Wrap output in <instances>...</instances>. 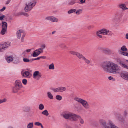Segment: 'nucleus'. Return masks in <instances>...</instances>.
Returning <instances> with one entry per match:
<instances>
[{
	"label": "nucleus",
	"instance_id": "f257e3e1",
	"mask_svg": "<svg viewBox=\"0 0 128 128\" xmlns=\"http://www.w3.org/2000/svg\"><path fill=\"white\" fill-rule=\"evenodd\" d=\"M101 66L104 71L113 74H118L120 72V67L111 61L103 62L102 63Z\"/></svg>",
	"mask_w": 128,
	"mask_h": 128
},
{
	"label": "nucleus",
	"instance_id": "f03ea898",
	"mask_svg": "<svg viewBox=\"0 0 128 128\" xmlns=\"http://www.w3.org/2000/svg\"><path fill=\"white\" fill-rule=\"evenodd\" d=\"M63 116L65 119H69L73 121H77L78 119L81 124L84 123V120L80 116L73 113L69 112H65L63 114Z\"/></svg>",
	"mask_w": 128,
	"mask_h": 128
},
{
	"label": "nucleus",
	"instance_id": "7ed1b4c3",
	"mask_svg": "<svg viewBox=\"0 0 128 128\" xmlns=\"http://www.w3.org/2000/svg\"><path fill=\"white\" fill-rule=\"evenodd\" d=\"M36 4V2L33 1H30L28 2H27L25 4L26 6L24 8V11L26 12L29 11Z\"/></svg>",
	"mask_w": 128,
	"mask_h": 128
},
{
	"label": "nucleus",
	"instance_id": "20e7f679",
	"mask_svg": "<svg viewBox=\"0 0 128 128\" xmlns=\"http://www.w3.org/2000/svg\"><path fill=\"white\" fill-rule=\"evenodd\" d=\"M22 87V84L19 80H16L14 86L12 88V92L16 93Z\"/></svg>",
	"mask_w": 128,
	"mask_h": 128
},
{
	"label": "nucleus",
	"instance_id": "39448f33",
	"mask_svg": "<svg viewBox=\"0 0 128 128\" xmlns=\"http://www.w3.org/2000/svg\"><path fill=\"white\" fill-rule=\"evenodd\" d=\"M16 36L18 39L21 38V42H23L24 41V38L25 36V34L22 30H19L16 32Z\"/></svg>",
	"mask_w": 128,
	"mask_h": 128
},
{
	"label": "nucleus",
	"instance_id": "423d86ee",
	"mask_svg": "<svg viewBox=\"0 0 128 128\" xmlns=\"http://www.w3.org/2000/svg\"><path fill=\"white\" fill-rule=\"evenodd\" d=\"M10 46L9 42H5L2 44H0V52L4 51L6 48Z\"/></svg>",
	"mask_w": 128,
	"mask_h": 128
},
{
	"label": "nucleus",
	"instance_id": "0eeeda50",
	"mask_svg": "<svg viewBox=\"0 0 128 128\" xmlns=\"http://www.w3.org/2000/svg\"><path fill=\"white\" fill-rule=\"evenodd\" d=\"M41 73L38 71H35L33 73V77L34 78L37 80H38L42 77Z\"/></svg>",
	"mask_w": 128,
	"mask_h": 128
},
{
	"label": "nucleus",
	"instance_id": "6e6552de",
	"mask_svg": "<svg viewBox=\"0 0 128 128\" xmlns=\"http://www.w3.org/2000/svg\"><path fill=\"white\" fill-rule=\"evenodd\" d=\"M99 122L102 128H109L110 127L106 122L104 120L100 119L99 120Z\"/></svg>",
	"mask_w": 128,
	"mask_h": 128
},
{
	"label": "nucleus",
	"instance_id": "1a4fd4ad",
	"mask_svg": "<svg viewBox=\"0 0 128 128\" xmlns=\"http://www.w3.org/2000/svg\"><path fill=\"white\" fill-rule=\"evenodd\" d=\"M121 77L123 79L128 81V72H122L120 74Z\"/></svg>",
	"mask_w": 128,
	"mask_h": 128
},
{
	"label": "nucleus",
	"instance_id": "9d476101",
	"mask_svg": "<svg viewBox=\"0 0 128 128\" xmlns=\"http://www.w3.org/2000/svg\"><path fill=\"white\" fill-rule=\"evenodd\" d=\"M100 50L104 53L106 54H112L111 50L107 48H101Z\"/></svg>",
	"mask_w": 128,
	"mask_h": 128
},
{
	"label": "nucleus",
	"instance_id": "9b49d317",
	"mask_svg": "<svg viewBox=\"0 0 128 128\" xmlns=\"http://www.w3.org/2000/svg\"><path fill=\"white\" fill-rule=\"evenodd\" d=\"M46 19L50 20L51 21L54 22H57L58 21V19L53 16H48L46 18Z\"/></svg>",
	"mask_w": 128,
	"mask_h": 128
},
{
	"label": "nucleus",
	"instance_id": "f8f14e48",
	"mask_svg": "<svg viewBox=\"0 0 128 128\" xmlns=\"http://www.w3.org/2000/svg\"><path fill=\"white\" fill-rule=\"evenodd\" d=\"M100 32L101 34L104 35H108V33L109 32V31L106 29L103 28L98 30Z\"/></svg>",
	"mask_w": 128,
	"mask_h": 128
},
{
	"label": "nucleus",
	"instance_id": "ddd939ff",
	"mask_svg": "<svg viewBox=\"0 0 128 128\" xmlns=\"http://www.w3.org/2000/svg\"><path fill=\"white\" fill-rule=\"evenodd\" d=\"M86 109H88L90 107L89 104L86 100H83L81 104Z\"/></svg>",
	"mask_w": 128,
	"mask_h": 128
},
{
	"label": "nucleus",
	"instance_id": "4468645a",
	"mask_svg": "<svg viewBox=\"0 0 128 128\" xmlns=\"http://www.w3.org/2000/svg\"><path fill=\"white\" fill-rule=\"evenodd\" d=\"M109 124L110 126L109 128H118L111 121H109Z\"/></svg>",
	"mask_w": 128,
	"mask_h": 128
},
{
	"label": "nucleus",
	"instance_id": "2eb2a0df",
	"mask_svg": "<svg viewBox=\"0 0 128 128\" xmlns=\"http://www.w3.org/2000/svg\"><path fill=\"white\" fill-rule=\"evenodd\" d=\"M120 8L122 9L123 10L128 9V8H126V5L124 4H121L118 5Z\"/></svg>",
	"mask_w": 128,
	"mask_h": 128
},
{
	"label": "nucleus",
	"instance_id": "dca6fc26",
	"mask_svg": "<svg viewBox=\"0 0 128 128\" xmlns=\"http://www.w3.org/2000/svg\"><path fill=\"white\" fill-rule=\"evenodd\" d=\"M40 53L38 49L34 51L32 54L33 57H35L38 56Z\"/></svg>",
	"mask_w": 128,
	"mask_h": 128
},
{
	"label": "nucleus",
	"instance_id": "f3484780",
	"mask_svg": "<svg viewBox=\"0 0 128 128\" xmlns=\"http://www.w3.org/2000/svg\"><path fill=\"white\" fill-rule=\"evenodd\" d=\"M119 64L122 67L128 70V66L124 64L123 62L120 61L119 62Z\"/></svg>",
	"mask_w": 128,
	"mask_h": 128
},
{
	"label": "nucleus",
	"instance_id": "a211bd4d",
	"mask_svg": "<svg viewBox=\"0 0 128 128\" xmlns=\"http://www.w3.org/2000/svg\"><path fill=\"white\" fill-rule=\"evenodd\" d=\"M30 74V72L28 71H25L23 72L22 74V76L24 77H27Z\"/></svg>",
	"mask_w": 128,
	"mask_h": 128
},
{
	"label": "nucleus",
	"instance_id": "6ab92c4d",
	"mask_svg": "<svg viewBox=\"0 0 128 128\" xmlns=\"http://www.w3.org/2000/svg\"><path fill=\"white\" fill-rule=\"evenodd\" d=\"M2 28L7 29L8 24L6 22H2Z\"/></svg>",
	"mask_w": 128,
	"mask_h": 128
},
{
	"label": "nucleus",
	"instance_id": "aec40b11",
	"mask_svg": "<svg viewBox=\"0 0 128 128\" xmlns=\"http://www.w3.org/2000/svg\"><path fill=\"white\" fill-rule=\"evenodd\" d=\"M76 56L79 59H80L81 58L83 59L84 57V56H83L82 54L78 52L76 53Z\"/></svg>",
	"mask_w": 128,
	"mask_h": 128
},
{
	"label": "nucleus",
	"instance_id": "412c9836",
	"mask_svg": "<svg viewBox=\"0 0 128 128\" xmlns=\"http://www.w3.org/2000/svg\"><path fill=\"white\" fill-rule=\"evenodd\" d=\"M48 97L50 99H52L53 98V96L51 93L50 92H48L47 93Z\"/></svg>",
	"mask_w": 128,
	"mask_h": 128
},
{
	"label": "nucleus",
	"instance_id": "4be33fe9",
	"mask_svg": "<svg viewBox=\"0 0 128 128\" xmlns=\"http://www.w3.org/2000/svg\"><path fill=\"white\" fill-rule=\"evenodd\" d=\"M13 58L12 56H9L6 58V60L7 62L9 63L13 60Z\"/></svg>",
	"mask_w": 128,
	"mask_h": 128
},
{
	"label": "nucleus",
	"instance_id": "5701e85b",
	"mask_svg": "<svg viewBox=\"0 0 128 128\" xmlns=\"http://www.w3.org/2000/svg\"><path fill=\"white\" fill-rule=\"evenodd\" d=\"M7 29L2 28V30L0 32V34L2 35H4Z\"/></svg>",
	"mask_w": 128,
	"mask_h": 128
},
{
	"label": "nucleus",
	"instance_id": "b1692460",
	"mask_svg": "<svg viewBox=\"0 0 128 128\" xmlns=\"http://www.w3.org/2000/svg\"><path fill=\"white\" fill-rule=\"evenodd\" d=\"M83 59L85 62L88 64H89L90 63V61L86 58L84 56V57Z\"/></svg>",
	"mask_w": 128,
	"mask_h": 128
},
{
	"label": "nucleus",
	"instance_id": "393cba45",
	"mask_svg": "<svg viewBox=\"0 0 128 128\" xmlns=\"http://www.w3.org/2000/svg\"><path fill=\"white\" fill-rule=\"evenodd\" d=\"M76 11V10L75 9H71L68 12V14H71L75 12Z\"/></svg>",
	"mask_w": 128,
	"mask_h": 128
},
{
	"label": "nucleus",
	"instance_id": "a878e982",
	"mask_svg": "<svg viewBox=\"0 0 128 128\" xmlns=\"http://www.w3.org/2000/svg\"><path fill=\"white\" fill-rule=\"evenodd\" d=\"M60 92H63L66 90V88L64 86L59 87Z\"/></svg>",
	"mask_w": 128,
	"mask_h": 128
},
{
	"label": "nucleus",
	"instance_id": "bb28decb",
	"mask_svg": "<svg viewBox=\"0 0 128 128\" xmlns=\"http://www.w3.org/2000/svg\"><path fill=\"white\" fill-rule=\"evenodd\" d=\"M42 114L46 116H48L49 115V114L48 110H45L42 112Z\"/></svg>",
	"mask_w": 128,
	"mask_h": 128
},
{
	"label": "nucleus",
	"instance_id": "cd10ccee",
	"mask_svg": "<svg viewBox=\"0 0 128 128\" xmlns=\"http://www.w3.org/2000/svg\"><path fill=\"white\" fill-rule=\"evenodd\" d=\"M44 108V106L42 104H39L38 106V108L40 110H42Z\"/></svg>",
	"mask_w": 128,
	"mask_h": 128
},
{
	"label": "nucleus",
	"instance_id": "c85d7f7f",
	"mask_svg": "<svg viewBox=\"0 0 128 128\" xmlns=\"http://www.w3.org/2000/svg\"><path fill=\"white\" fill-rule=\"evenodd\" d=\"M54 64L53 63H52L49 66V68L50 70H54Z\"/></svg>",
	"mask_w": 128,
	"mask_h": 128
},
{
	"label": "nucleus",
	"instance_id": "c756f323",
	"mask_svg": "<svg viewBox=\"0 0 128 128\" xmlns=\"http://www.w3.org/2000/svg\"><path fill=\"white\" fill-rule=\"evenodd\" d=\"M33 127V122L30 123L28 124V128H32Z\"/></svg>",
	"mask_w": 128,
	"mask_h": 128
},
{
	"label": "nucleus",
	"instance_id": "7c9ffc66",
	"mask_svg": "<svg viewBox=\"0 0 128 128\" xmlns=\"http://www.w3.org/2000/svg\"><path fill=\"white\" fill-rule=\"evenodd\" d=\"M75 100L77 101L80 103L81 104L83 100H84L81 98H77L75 99Z\"/></svg>",
	"mask_w": 128,
	"mask_h": 128
},
{
	"label": "nucleus",
	"instance_id": "2f4dec72",
	"mask_svg": "<svg viewBox=\"0 0 128 128\" xmlns=\"http://www.w3.org/2000/svg\"><path fill=\"white\" fill-rule=\"evenodd\" d=\"M121 50L123 52L124 51H126L127 50V49L126 48V46H123L121 48Z\"/></svg>",
	"mask_w": 128,
	"mask_h": 128
},
{
	"label": "nucleus",
	"instance_id": "473e14b6",
	"mask_svg": "<svg viewBox=\"0 0 128 128\" xmlns=\"http://www.w3.org/2000/svg\"><path fill=\"white\" fill-rule=\"evenodd\" d=\"M56 98L58 100H60L62 99V96L60 95H57L56 96Z\"/></svg>",
	"mask_w": 128,
	"mask_h": 128
},
{
	"label": "nucleus",
	"instance_id": "72a5a7b5",
	"mask_svg": "<svg viewBox=\"0 0 128 128\" xmlns=\"http://www.w3.org/2000/svg\"><path fill=\"white\" fill-rule=\"evenodd\" d=\"M30 110V108L29 107H26L24 108V111L25 112H28Z\"/></svg>",
	"mask_w": 128,
	"mask_h": 128
},
{
	"label": "nucleus",
	"instance_id": "f704fd0d",
	"mask_svg": "<svg viewBox=\"0 0 128 128\" xmlns=\"http://www.w3.org/2000/svg\"><path fill=\"white\" fill-rule=\"evenodd\" d=\"M82 10L81 9H79L77 10L76 12V14L77 15H79L82 12Z\"/></svg>",
	"mask_w": 128,
	"mask_h": 128
},
{
	"label": "nucleus",
	"instance_id": "c9c22d12",
	"mask_svg": "<svg viewBox=\"0 0 128 128\" xmlns=\"http://www.w3.org/2000/svg\"><path fill=\"white\" fill-rule=\"evenodd\" d=\"M100 33V32L98 30V31L96 32V35L98 36L100 38H102V36L101 35H100V34H101Z\"/></svg>",
	"mask_w": 128,
	"mask_h": 128
},
{
	"label": "nucleus",
	"instance_id": "e433bc0d",
	"mask_svg": "<svg viewBox=\"0 0 128 128\" xmlns=\"http://www.w3.org/2000/svg\"><path fill=\"white\" fill-rule=\"evenodd\" d=\"M24 12H20L17 13L15 15L16 16H18L20 15H23Z\"/></svg>",
	"mask_w": 128,
	"mask_h": 128
},
{
	"label": "nucleus",
	"instance_id": "4c0bfd02",
	"mask_svg": "<svg viewBox=\"0 0 128 128\" xmlns=\"http://www.w3.org/2000/svg\"><path fill=\"white\" fill-rule=\"evenodd\" d=\"M59 46L61 48H66V46L64 44H60Z\"/></svg>",
	"mask_w": 128,
	"mask_h": 128
},
{
	"label": "nucleus",
	"instance_id": "58836bf2",
	"mask_svg": "<svg viewBox=\"0 0 128 128\" xmlns=\"http://www.w3.org/2000/svg\"><path fill=\"white\" fill-rule=\"evenodd\" d=\"M52 90L54 92H60L59 88L58 87L56 88L53 89Z\"/></svg>",
	"mask_w": 128,
	"mask_h": 128
},
{
	"label": "nucleus",
	"instance_id": "ea45409f",
	"mask_svg": "<svg viewBox=\"0 0 128 128\" xmlns=\"http://www.w3.org/2000/svg\"><path fill=\"white\" fill-rule=\"evenodd\" d=\"M77 52L74 51H70V53L72 55H76Z\"/></svg>",
	"mask_w": 128,
	"mask_h": 128
},
{
	"label": "nucleus",
	"instance_id": "a19ab883",
	"mask_svg": "<svg viewBox=\"0 0 128 128\" xmlns=\"http://www.w3.org/2000/svg\"><path fill=\"white\" fill-rule=\"evenodd\" d=\"M119 52L120 54L122 55L126 56V52H122L121 51H119Z\"/></svg>",
	"mask_w": 128,
	"mask_h": 128
},
{
	"label": "nucleus",
	"instance_id": "79ce46f5",
	"mask_svg": "<svg viewBox=\"0 0 128 128\" xmlns=\"http://www.w3.org/2000/svg\"><path fill=\"white\" fill-rule=\"evenodd\" d=\"M6 101V99L4 98L2 100L0 99V104L4 102H5Z\"/></svg>",
	"mask_w": 128,
	"mask_h": 128
},
{
	"label": "nucleus",
	"instance_id": "37998d69",
	"mask_svg": "<svg viewBox=\"0 0 128 128\" xmlns=\"http://www.w3.org/2000/svg\"><path fill=\"white\" fill-rule=\"evenodd\" d=\"M22 82L24 84L26 85L27 83V80L26 79H23L22 80Z\"/></svg>",
	"mask_w": 128,
	"mask_h": 128
},
{
	"label": "nucleus",
	"instance_id": "c03bdc74",
	"mask_svg": "<svg viewBox=\"0 0 128 128\" xmlns=\"http://www.w3.org/2000/svg\"><path fill=\"white\" fill-rule=\"evenodd\" d=\"M23 61L25 62H28L30 61V60L27 58H24L23 59Z\"/></svg>",
	"mask_w": 128,
	"mask_h": 128
},
{
	"label": "nucleus",
	"instance_id": "a18cd8bd",
	"mask_svg": "<svg viewBox=\"0 0 128 128\" xmlns=\"http://www.w3.org/2000/svg\"><path fill=\"white\" fill-rule=\"evenodd\" d=\"M41 123L38 122H35L34 124L37 126H40V125H41L40 124Z\"/></svg>",
	"mask_w": 128,
	"mask_h": 128
},
{
	"label": "nucleus",
	"instance_id": "49530a36",
	"mask_svg": "<svg viewBox=\"0 0 128 128\" xmlns=\"http://www.w3.org/2000/svg\"><path fill=\"white\" fill-rule=\"evenodd\" d=\"M5 17L4 15H2L0 16V20H3L4 18Z\"/></svg>",
	"mask_w": 128,
	"mask_h": 128
},
{
	"label": "nucleus",
	"instance_id": "de8ad7c7",
	"mask_svg": "<svg viewBox=\"0 0 128 128\" xmlns=\"http://www.w3.org/2000/svg\"><path fill=\"white\" fill-rule=\"evenodd\" d=\"M38 50H39V52H40V53H42L43 52V49L42 48H39L38 49Z\"/></svg>",
	"mask_w": 128,
	"mask_h": 128
},
{
	"label": "nucleus",
	"instance_id": "09e8293b",
	"mask_svg": "<svg viewBox=\"0 0 128 128\" xmlns=\"http://www.w3.org/2000/svg\"><path fill=\"white\" fill-rule=\"evenodd\" d=\"M75 3V1L74 0L71 1L70 3V4L72 5Z\"/></svg>",
	"mask_w": 128,
	"mask_h": 128
},
{
	"label": "nucleus",
	"instance_id": "8fccbe9b",
	"mask_svg": "<svg viewBox=\"0 0 128 128\" xmlns=\"http://www.w3.org/2000/svg\"><path fill=\"white\" fill-rule=\"evenodd\" d=\"M115 115L116 117L118 118L120 117L121 116V115L119 114H116Z\"/></svg>",
	"mask_w": 128,
	"mask_h": 128
},
{
	"label": "nucleus",
	"instance_id": "3c124183",
	"mask_svg": "<svg viewBox=\"0 0 128 128\" xmlns=\"http://www.w3.org/2000/svg\"><path fill=\"white\" fill-rule=\"evenodd\" d=\"M19 61L18 60H15L14 62L15 64H17L19 62Z\"/></svg>",
	"mask_w": 128,
	"mask_h": 128
},
{
	"label": "nucleus",
	"instance_id": "603ef678",
	"mask_svg": "<svg viewBox=\"0 0 128 128\" xmlns=\"http://www.w3.org/2000/svg\"><path fill=\"white\" fill-rule=\"evenodd\" d=\"M6 8L5 6H4L0 10V11L1 12H2L4 10L6 9Z\"/></svg>",
	"mask_w": 128,
	"mask_h": 128
},
{
	"label": "nucleus",
	"instance_id": "864d4df0",
	"mask_svg": "<svg viewBox=\"0 0 128 128\" xmlns=\"http://www.w3.org/2000/svg\"><path fill=\"white\" fill-rule=\"evenodd\" d=\"M86 0H80V1L82 3H84L85 2Z\"/></svg>",
	"mask_w": 128,
	"mask_h": 128
},
{
	"label": "nucleus",
	"instance_id": "5fc2aeb1",
	"mask_svg": "<svg viewBox=\"0 0 128 128\" xmlns=\"http://www.w3.org/2000/svg\"><path fill=\"white\" fill-rule=\"evenodd\" d=\"M23 15H24V16L27 17H28V13L25 12H24Z\"/></svg>",
	"mask_w": 128,
	"mask_h": 128
},
{
	"label": "nucleus",
	"instance_id": "6e6d98bb",
	"mask_svg": "<svg viewBox=\"0 0 128 128\" xmlns=\"http://www.w3.org/2000/svg\"><path fill=\"white\" fill-rule=\"evenodd\" d=\"M41 47L42 48V49H44L46 47V46L44 44H43L41 46Z\"/></svg>",
	"mask_w": 128,
	"mask_h": 128
},
{
	"label": "nucleus",
	"instance_id": "4d7b16f0",
	"mask_svg": "<svg viewBox=\"0 0 128 128\" xmlns=\"http://www.w3.org/2000/svg\"><path fill=\"white\" fill-rule=\"evenodd\" d=\"M92 28V26H88L87 27L88 29V30Z\"/></svg>",
	"mask_w": 128,
	"mask_h": 128
},
{
	"label": "nucleus",
	"instance_id": "13d9d810",
	"mask_svg": "<svg viewBox=\"0 0 128 128\" xmlns=\"http://www.w3.org/2000/svg\"><path fill=\"white\" fill-rule=\"evenodd\" d=\"M40 58H42L43 59H45L46 58V57L44 56H40Z\"/></svg>",
	"mask_w": 128,
	"mask_h": 128
},
{
	"label": "nucleus",
	"instance_id": "bf43d9fd",
	"mask_svg": "<svg viewBox=\"0 0 128 128\" xmlns=\"http://www.w3.org/2000/svg\"><path fill=\"white\" fill-rule=\"evenodd\" d=\"M10 0H8L6 2V4H8L10 2Z\"/></svg>",
	"mask_w": 128,
	"mask_h": 128
},
{
	"label": "nucleus",
	"instance_id": "052dcab7",
	"mask_svg": "<svg viewBox=\"0 0 128 128\" xmlns=\"http://www.w3.org/2000/svg\"><path fill=\"white\" fill-rule=\"evenodd\" d=\"M126 38L128 39V33L126 34Z\"/></svg>",
	"mask_w": 128,
	"mask_h": 128
},
{
	"label": "nucleus",
	"instance_id": "680f3d73",
	"mask_svg": "<svg viewBox=\"0 0 128 128\" xmlns=\"http://www.w3.org/2000/svg\"><path fill=\"white\" fill-rule=\"evenodd\" d=\"M108 79L110 80H111L113 78L112 77V76H109V77H108Z\"/></svg>",
	"mask_w": 128,
	"mask_h": 128
},
{
	"label": "nucleus",
	"instance_id": "e2e57ef3",
	"mask_svg": "<svg viewBox=\"0 0 128 128\" xmlns=\"http://www.w3.org/2000/svg\"><path fill=\"white\" fill-rule=\"evenodd\" d=\"M31 51V50L30 49H28V50H26V52H30V51Z\"/></svg>",
	"mask_w": 128,
	"mask_h": 128
},
{
	"label": "nucleus",
	"instance_id": "0e129e2a",
	"mask_svg": "<svg viewBox=\"0 0 128 128\" xmlns=\"http://www.w3.org/2000/svg\"><path fill=\"white\" fill-rule=\"evenodd\" d=\"M41 124V125H40V126L41 128H44L43 126H42V124Z\"/></svg>",
	"mask_w": 128,
	"mask_h": 128
},
{
	"label": "nucleus",
	"instance_id": "69168bd1",
	"mask_svg": "<svg viewBox=\"0 0 128 128\" xmlns=\"http://www.w3.org/2000/svg\"><path fill=\"white\" fill-rule=\"evenodd\" d=\"M66 128H72L70 126H68L66 127Z\"/></svg>",
	"mask_w": 128,
	"mask_h": 128
},
{
	"label": "nucleus",
	"instance_id": "338daca9",
	"mask_svg": "<svg viewBox=\"0 0 128 128\" xmlns=\"http://www.w3.org/2000/svg\"><path fill=\"white\" fill-rule=\"evenodd\" d=\"M56 32V31H54L53 32H52V34H54L55 32Z\"/></svg>",
	"mask_w": 128,
	"mask_h": 128
},
{
	"label": "nucleus",
	"instance_id": "774afa93",
	"mask_svg": "<svg viewBox=\"0 0 128 128\" xmlns=\"http://www.w3.org/2000/svg\"><path fill=\"white\" fill-rule=\"evenodd\" d=\"M8 128H13V127L12 126H9Z\"/></svg>",
	"mask_w": 128,
	"mask_h": 128
}]
</instances>
